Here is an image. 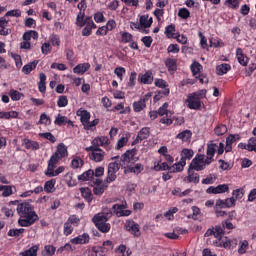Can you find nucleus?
I'll return each mask as SVG.
<instances>
[{"label": "nucleus", "mask_w": 256, "mask_h": 256, "mask_svg": "<svg viewBox=\"0 0 256 256\" xmlns=\"http://www.w3.org/2000/svg\"><path fill=\"white\" fill-rule=\"evenodd\" d=\"M9 205H16V211L19 215L18 225L20 227H31L36 221H39V215L35 212V209L29 202L11 201Z\"/></svg>", "instance_id": "f257e3e1"}, {"label": "nucleus", "mask_w": 256, "mask_h": 256, "mask_svg": "<svg viewBox=\"0 0 256 256\" xmlns=\"http://www.w3.org/2000/svg\"><path fill=\"white\" fill-rule=\"evenodd\" d=\"M223 235H225V231H223V227L216 226L212 229H208L204 234V237H215L214 245L216 247H231V241L223 240Z\"/></svg>", "instance_id": "f03ea898"}, {"label": "nucleus", "mask_w": 256, "mask_h": 256, "mask_svg": "<svg viewBox=\"0 0 256 256\" xmlns=\"http://www.w3.org/2000/svg\"><path fill=\"white\" fill-rule=\"evenodd\" d=\"M209 158L205 154H197L190 164V169L194 171H203L207 165H211Z\"/></svg>", "instance_id": "7ed1b4c3"}, {"label": "nucleus", "mask_w": 256, "mask_h": 256, "mask_svg": "<svg viewBox=\"0 0 256 256\" xmlns=\"http://www.w3.org/2000/svg\"><path fill=\"white\" fill-rule=\"evenodd\" d=\"M216 151H218V155H223L225 151V144L221 142L219 144L215 142H210L207 145L206 157L208 158V161H210L211 163L215 161V159L213 158L215 157Z\"/></svg>", "instance_id": "20e7f679"}, {"label": "nucleus", "mask_w": 256, "mask_h": 256, "mask_svg": "<svg viewBox=\"0 0 256 256\" xmlns=\"http://www.w3.org/2000/svg\"><path fill=\"white\" fill-rule=\"evenodd\" d=\"M121 161L126 168L131 167V165H135L137 161H139V157L137 156L136 150H128L121 156Z\"/></svg>", "instance_id": "39448f33"}, {"label": "nucleus", "mask_w": 256, "mask_h": 256, "mask_svg": "<svg viewBox=\"0 0 256 256\" xmlns=\"http://www.w3.org/2000/svg\"><path fill=\"white\" fill-rule=\"evenodd\" d=\"M113 217V211L109 208H103L102 212L96 214L92 221L95 223V225H98V223H107L108 219H111Z\"/></svg>", "instance_id": "423d86ee"}, {"label": "nucleus", "mask_w": 256, "mask_h": 256, "mask_svg": "<svg viewBox=\"0 0 256 256\" xmlns=\"http://www.w3.org/2000/svg\"><path fill=\"white\" fill-rule=\"evenodd\" d=\"M99 147H109V138L102 136L100 138H95L92 141V145L85 148V151H99Z\"/></svg>", "instance_id": "0eeeda50"}, {"label": "nucleus", "mask_w": 256, "mask_h": 256, "mask_svg": "<svg viewBox=\"0 0 256 256\" xmlns=\"http://www.w3.org/2000/svg\"><path fill=\"white\" fill-rule=\"evenodd\" d=\"M227 191H229V185L227 184H220L216 187L214 186H210L207 190H206V193H209V194H214V195H217V194H220V193H227Z\"/></svg>", "instance_id": "6e6552de"}, {"label": "nucleus", "mask_w": 256, "mask_h": 256, "mask_svg": "<svg viewBox=\"0 0 256 256\" xmlns=\"http://www.w3.org/2000/svg\"><path fill=\"white\" fill-rule=\"evenodd\" d=\"M125 227L126 230H128L129 233H132V235H135V237H139V235H141V231L139 230V224L135 223V221H127Z\"/></svg>", "instance_id": "1a4fd4ad"}, {"label": "nucleus", "mask_w": 256, "mask_h": 256, "mask_svg": "<svg viewBox=\"0 0 256 256\" xmlns=\"http://www.w3.org/2000/svg\"><path fill=\"white\" fill-rule=\"evenodd\" d=\"M188 102V108L198 110L201 109V100L199 98H196L193 94H190L186 100Z\"/></svg>", "instance_id": "9d476101"}, {"label": "nucleus", "mask_w": 256, "mask_h": 256, "mask_svg": "<svg viewBox=\"0 0 256 256\" xmlns=\"http://www.w3.org/2000/svg\"><path fill=\"white\" fill-rule=\"evenodd\" d=\"M138 81L143 85H151V83H153V72H151V70H148L144 74H139Z\"/></svg>", "instance_id": "9b49d317"}, {"label": "nucleus", "mask_w": 256, "mask_h": 256, "mask_svg": "<svg viewBox=\"0 0 256 256\" xmlns=\"http://www.w3.org/2000/svg\"><path fill=\"white\" fill-rule=\"evenodd\" d=\"M151 135V128L144 127L139 132L135 139V143H139V141H144V139H149V136Z\"/></svg>", "instance_id": "f8f14e48"}, {"label": "nucleus", "mask_w": 256, "mask_h": 256, "mask_svg": "<svg viewBox=\"0 0 256 256\" xmlns=\"http://www.w3.org/2000/svg\"><path fill=\"white\" fill-rule=\"evenodd\" d=\"M89 157L92 161H95V163H101V161H103V159H105V152L101 149L94 150L89 155Z\"/></svg>", "instance_id": "ddd939ff"}, {"label": "nucleus", "mask_w": 256, "mask_h": 256, "mask_svg": "<svg viewBox=\"0 0 256 256\" xmlns=\"http://www.w3.org/2000/svg\"><path fill=\"white\" fill-rule=\"evenodd\" d=\"M143 169H144V167L142 164L134 163V165H131L128 168H125L124 173H125V175H127L128 173H134L135 175H139V173H141L143 171Z\"/></svg>", "instance_id": "4468645a"}, {"label": "nucleus", "mask_w": 256, "mask_h": 256, "mask_svg": "<svg viewBox=\"0 0 256 256\" xmlns=\"http://www.w3.org/2000/svg\"><path fill=\"white\" fill-rule=\"evenodd\" d=\"M76 115L80 117V121L83 125H85L89 119H91V113H89L87 110L80 108L77 112Z\"/></svg>", "instance_id": "2eb2a0df"}, {"label": "nucleus", "mask_w": 256, "mask_h": 256, "mask_svg": "<svg viewBox=\"0 0 256 256\" xmlns=\"http://www.w3.org/2000/svg\"><path fill=\"white\" fill-rule=\"evenodd\" d=\"M184 183H199V174L191 171V169L188 170V176L184 177L183 179Z\"/></svg>", "instance_id": "dca6fc26"}, {"label": "nucleus", "mask_w": 256, "mask_h": 256, "mask_svg": "<svg viewBox=\"0 0 256 256\" xmlns=\"http://www.w3.org/2000/svg\"><path fill=\"white\" fill-rule=\"evenodd\" d=\"M90 67V63L78 64L76 67H74L73 72L76 73V75H83L84 73H87V71H89Z\"/></svg>", "instance_id": "f3484780"}, {"label": "nucleus", "mask_w": 256, "mask_h": 256, "mask_svg": "<svg viewBox=\"0 0 256 256\" xmlns=\"http://www.w3.org/2000/svg\"><path fill=\"white\" fill-rule=\"evenodd\" d=\"M61 159L62 158H60L57 154L54 153L48 161L47 171H51L52 169H55L59 161H61Z\"/></svg>", "instance_id": "a211bd4d"}, {"label": "nucleus", "mask_w": 256, "mask_h": 256, "mask_svg": "<svg viewBox=\"0 0 256 256\" xmlns=\"http://www.w3.org/2000/svg\"><path fill=\"white\" fill-rule=\"evenodd\" d=\"M74 245H85V243H89V236L87 234L80 235L76 238L70 240Z\"/></svg>", "instance_id": "6ab92c4d"}, {"label": "nucleus", "mask_w": 256, "mask_h": 256, "mask_svg": "<svg viewBox=\"0 0 256 256\" xmlns=\"http://www.w3.org/2000/svg\"><path fill=\"white\" fill-rule=\"evenodd\" d=\"M38 64H39V60H34L33 62L26 64L22 68V73H24L25 75H29L31 71L37 69Z\"/></svg>", "instance_id": "aec40b11"}, {"label": "nucleus", "mask_w": 256, "mask_h": 256, "mask_svg": "<svg viewBox=\"0 0 256 256\" xmlns=\"http://www.w3.org/2000/svg\"><path fill=\"white\" fill-rule=\"evenodd\" d=\"M193 155H195V153L193 152L192 149L185 148L181 152L180 161H184V163H187V159H188V161H191V159H193Z\"/></svg>", "instance_id": "412c9836"}, {"label": "nucleus", "mask_w": 256, "mask_h": 256, "mask_svg": "<svg viewBox=\"0 0 256 256\" xmlns=\"http://www.w3.org/2000/svg\"><path fill=\"white\" fill-rule=\"evenodd\" d=\"M185 165H187L186 162L180 160L179 162L173 164L172 167H170V173H180V171H183Z\"/></svg>", "instance_id": "4be33fe9"}, {"label": "nucleus", "mask_w": 256, "mask_h": 256, "mask_svg": "<svg viewBox=\"0 0 256 256\" xmlns=\"http://www.w3.org/2000/svg\"><path fill=\"white\" fill-rule=\"evenodd\" d=\"M93 177H95V171L90 169V170H87L86 172H84L82 175H79L78 181H89V180L93 179Z\"/></svg>", "instance_id": "5701e85b"}, {"label": "nucleus", "mask_w": 256, "mask_h": 256, "mask_svg": "<svg viewBox=\"0 0 256 256\" xmlns=\"http://www.w3.org/2000/svg\"><path fill=\"white\" fill-rule=\"evenodd\" d=\"M192 135L193 133H191V130H184L183 132L177 135V139H181V141L189 143L191 141Z\"/></svg>", "instance_id": "b1692460"}, {"label": "nucleus", "mask_w": 256, "mask_h": 256, "mask_svg": "<svg viewBox=\"0 0 256 256\" xmlns=\"http://www.w3.org/2000/svg\"><path fill=\"white\" fill-rule=\"evenodd\" d=\"M236 57L238 60V63H240V65H243V67H245L247 65V57L245 56V54H243V50L238 48L236 50Z\"/></svg>", "instance_id": "393cba45"}, {"label": "nucleus", "mask_w": 256, "mask_h": 256, "mask_svg": "<svg viewBox=\"0 0 256 256\" xmlns=\"http://www.w3.org/2000/svg\"><path fill=\"white\" fill-rule=\"evenodd\" d=\"M54 154L58 155L61 159H63V157H67V155H68L67 146H65V144H63V143H60Z\"/></svg>", "instance_id": "a878e982"}, {"label": "nucleus", "mask_w": 256, "mask_h": 256, "mask_svg": "<svg viewBox=\"0 0 256 256\" xmlns=\"http://www.w3.org/2000/svg\"><path fill=\"white\" fill-rule=\"evenodd\" d=\"M140 25L141 27H144V29H147L153 25V18H149V16H141L140 17Z\"/></svg>", "instance_id": "bb28decb"}, {"label": "nucleus", "mask_w": 256, "mask_h": 256, "mask_svg": "<svg viewBox=\"0 0 256 256\" xmlns=\"http://www.w3.org/2000/svg\"><path fill=\"white\" fill-rule=\"evenodd\" d=\"M63 171H65V168L63 166H59L56 170L55 169L46 170L45 175L47 177H57V175H61Z\"/></svg>", "instance_id": "cd10ccee"}, {"label": "nucleus", "mask_w": 256, "mask_h": 256, "mask_svg": "<svg viewBox=\"0 0 256 256\" xmlns=\"http://www.w3.org/2000/svg\"><path fill=\"white\" fill-rule=\"evenodd\" d=\"M40 82L38 84V89L40 93H45L47 91V86L45 85V82L47 81V76L44 73H41L39 75Z\"/></svg>", "instance_id": "c85d7f7f"}, {"label": "nucleus", "mask_w": 256, "mask_h": 256, "mask_svg": "<svg viewBox=\"0 0 256 256\" xmlns=\"http://www.w3.org/2000/svg\"><path fill=\"white\" fill-rule=\"evenodd\" d=\"M80 191L82 197L85 198L88 203H91V201H93V193L91 192V189L80 188Z\"/></svg>", "instance_id": "c756f323"}, {"label": "nucleus", "mask_w": 256, "mask_h": 256, "mask_svg": "<svg viewBox=\"0 0 256 256\" xmlns=\"http://www.w3.org/2000/svg\"><path fill=\"white\" fill-rule=\"evenodd\" d=\"M201 69H203V66H201V64H199L198 62H194V63L191 65L192 74H193L194 77H196V78L201 77Z\"/></svg>", "instance_id": "7c9ffc66"}, {"label": "nucleus", "mask_w": 256, "mask_h": 256, "mask_svg": "<svg viewBox=\"0 0 256 256\" xmlns=\"http://www.w3.org/2000/svg\"><path fill=\"white\" fill-rule=\"evenodd\" d=\"M23 145L26 149H32V151H37V149H39V143L29 139H24Z\"/></svg>", "instance_id": "2f4dec72"}, {"label": "nucleus", "mask_w": 256, "mask_h": 256, "mask_svg": "<svg viewBox=\"0 0 256 256\" xmlns=\"http://www.w3.org/2000/svg\"><path fill=\"white\" fill-rule=\"evenodd\" d=\"M228 71H231V65L229 64H220L216 67L217 75H225Z\"/></svg>", "instance_id": "473e14b6"}, {"label": "nucleus", "mask_w": 256, "mask_h": 256, "mask_svg": "<svg viewBox=\"0 0 256 256\" xmlns=\"http://www.w3.org/2000/svg\"><path fill=\"white\" fill-rule=\"evenodd\" d=\"M8 22L4 17L0 18V35H3L4 37L9 35V29L5 28L7 27Z\"/></svg>", "instance_id": "72a5a7b5"}, {"label": "nucleus", "mask_w": 256, "mask_h": 256, "mask_svg": "<svg viewBox=\"0 0 256 256\" xmlns=\"http://www.w3.org/2000/svg\"><path fill=\"white\" fill-rule=\"evenodd\" d=\"M95 226L101 233H109V231H111V224L107 222L98 223L95 224Z\"/></svg>", "instance_id": "f704fd0d"}, {"label": "nucleus", "mask_w": 256, "mask_h": 256, "mask_svg": "<svg viewBox=\"0 0 256 256\" xmlns=\"http://www.w3.org/2000/svg\"><path fill=\"white\" fill-rule=\"evenodd\" d=\"M165 35L168 37V39H174V37L177 35L175 33V25L171 24L165 28Z\"/></svg>", "instance_id": "c9c22d12"}, {"label": "nucleus", "mask_w": 256, "mask_h": 256, "mask_svg": "<svg viewBox=\"0 0 256 256\" xmlns=\"http://www.w3.org/2000/svg\"><path fill=\"white\" fill-rule=\"evenodd\" d=\"M133 107L136 113H139V111H143V109L147 107V105L145 104V98L141 99L140 101L134 102Z\"/></svg>", "instance_id": "e433bc0d"}, {"label": "nucleus", "mask_w": 256, "mask_h": 256, "mask_svg": "<svg viewBox=\"0 0 256 256\" xmlns=\"http://www.w3.org/2000/svg\"><path fill=\"white\" fill-rule=\"evenodd\" d=\"M165 65L168 68V71H176L177 62L171 58L166 59Z\"/></svg>", "instance_id": "4c0bfd02"}, {"label": "nucleus", "mask_w": 256, "mask_h": 256, "mask_svg": "<svg viewBox=\"0 0 256 256\" xmlns=\"http://www.w3.org/2000/svg\"><path fill=\"white\" fill-rule=\"evenodd\" d=\"M25 233V229H10L8 231V237H19L20 235H23Z\"/></svg>", "instance_id": "58836bf2"}, {"label": "nucleus", "mask_w": 256, "mask_h": 256, "mask_svg": "<svg viewBox=\"0 0 256 256\" xmlns=\"http://www.w3.org/2000/svg\"><path fill=\"white\" fill-rule=\"evenodd\" d=\"M39 250L38 246H32L30 249L26 250L24 253H21L22 256H37V251Z\"/></svg>", "instance_id": "ea45409f"}, {"label": "nucleus", "mask_w": 256, "mask_h": 256, "mask_svg": "<svg viewBox=\"0 0 256 256\" xmlns=\"http://www.w3.org/2000/svg\"><path fill=\"white\" fill-rule=\"evenodd\" d=\"M76 25L83 27L85 25V12H79L76 18Z\"/></svg>", "instance_id": "a19ab883"}, {"label": "nucleus", "mask_w": 256, "mask_h": 256, "mask_svg": "<svg viewBox=\"0 0 256 256\" xmlns=\"http://www.w3.org/2000/svg\"><path fill=\"white\" fill-rule=\"evenodd\" d=\"M82 165H83V159H81L80 157L74 158L71 162V167H73V169H81Z\"/></svg>", "instance_id": "79ce46f5"}, {"label": "nucleus", "mask_w": 256, "mask_h": 256, "mask_svg": "<svg viewBox=\"0 0 256 256\" xmlns=\"http://www.w3.org/2000/svg\"><path fill=\"white\" fill-rule=\"evenodd\" d=\"M215 134L218 135V137H221V135H225L227 133V126L225 125H218L215 129Z\"/></svg>", "instance_id": "37998d69"}, {"label": "nucleus", "mask_w": 256, "mask_h": 256, "mask_svg": "<svg viewBox=\"0 0 256 256\" xmlns=\"http://www.w3.org/2000/svg\"><path fill=\"white\" fill-rule=\"evenodd\" d=\"M54 188H55V180H49L44 185V191H46V193H52Z\"/></svg>", "instance_id": "c03bdc74"}, {"label": "nucleus", "mask_w": 256, "mask_h": 256, "mask_svg": "<svg viewBox=\"0 0 256 256\" xmlns=\"http://www.w3.org/2000/svg\"><path fill=\"white\" fill-rule=\"evenodd\" d=\"M40 125H50L51 124V118L47 116L45 113L40 115V120H39Z\"/></svg>", "instance_id": "a18cd8bd"}, {"label": "nucleus", "mask_w": 256, "mask_h": 256, "mask_svg": "<svg viewBox=\"0 0 256 256\" xmlns=\"http://www.w3.org/2000/svg\"><path fill=\"white\" fill-rule=\"evenodd\" d=\"M232 197H234L235 201L239 200V199H243V196L245 195V192L243 189H236L232 192Z\"/></svg>", "instance_id": "49530a36"}, {"label": "nucleus", "mask_w": 256, "mask_h": 256, "mask_svg": "<svg viewBox=\"0 0 256 256\" xmlns=\"http://www.w3.org/2000/svg\"><path fill=\"white\" fill-rule=\"evenodd\" d=\"M57 105L58 107H67V105H69V100L67 99V96H59Z\"/></svg>", "instance_id": "de8ad7c7"}, {"label": "nucleus", "mask_w": 256, "mask_h": 256, "mask_svg": "<svg viewBox=\"0 0 256 256\" xmlns=\"http://www.w3.org/2000/svg\"><path fill=\"white\" fill-rule=\"evenodd\" d=\"M119 169H121V164L120 163L111 162L108 165V171H111L112 173H117V171H119Z\"/></svg>", "instance_id": "09e8293b"}, {"label": "nucleus", "mask_w": 256, "mask_h": 256, "mask_svg": "<svg viewBox=\"0 0 256 256\" xmlns=\"http://www.w3.org/2000/svg\"><path fill=\"white\" fill-rule=\"evenodd\" d=\"M191 13L189 12V10L187 8H181L178 11V17H181V19H189Z\"/></svg>", "instance_id": "8fccbe9b"}, {"label": "nucleus", "mask_w": 256, "mask_h": 256, "mask_svg": "<svg viewBox=\"0 0 256 256\" xmlns=\"http://www.w3.org/2000/svg\"><path fill=\"white\" fill-rule=\"evenodd\" d=\"M225 5L230 9H239V0H226Z\"/></svg>", "instance_id": "3c124183"}, {"label": "nucleus", "mask_w": 256, "mask_h": 256, "mask_svg": "<svg viewBox=\"0 0 256 256\" xmlns=\"http://www.w3.org/2000/svg\"><path fill=\"white\" fill-rule=\"evenodd\" d=\"M112 209L115 213V215H117V211H123V209H127V202H123L122 204H114L112 206Z\"/></svg>", "instance_id": "603ef678"}, {"label": "nucleus", "mask_w": 256, "mask_h": 256, "mask_svg": "<svg viewBox=\"0 0 256 256\" xmlns=\"http://www.w3.org/2000/svg\"><path fill=\"white\" fill-rule=\"evenodd\" d=\"M54 123L55 125H59V127H61V125H65L67 123V117L61 116V114H58Z\"/></svg>", "instance_id": "864d4df0"}, {"label": "nucleus", "mask_w": 256, "mask_h": 256, "mask_svg": "<svg viewBox=\"0 0 256 256\" xmlns=\"http://www.w3.org/2000/svg\"><path fill=\"white\" fill-rule=\"evenodd\" d=\"M44 251H45V256H53L55 255L56 249H55V246L53 245H46L44 247Z\"/></svg>", "instance_id": "5fc2aeb1"}, {"label": "nucleus", "mask_w": 256, "mask_h": 256, "mask_svg": "<svg viewBox=\"0 0 256 256\" xmlns=\"http://www.w3.org/2000/svg\"><path fill=\"white\" fill-rule=\"evenodd\" d=\"M247 151H255L256 153V138L252 137L248 140Z\"/></svg>", "instance_id": "6e6d98bb"}, {"label": "nucleus", "mask_w": 256, "mask_h": 256, "mask_svg": "<svg viewBox=\"0 0 256 256\" xmlns=\"http://www.w3.org/2000/svg\"><path fill=\"white\" fill-rule=\"evenodd\" d=\"M23 96V94H21L19 91L17 90H10V97L12 99V101H19V99H21V97Z\"/></svg>", "instance_id": "4d7b16f0"}, {"label": "nucleus", "mask_w": 256, "mask_h": 256, "mask_svg": "<svg viewBox=\"0 0 256 256\" xmlns=\"http://www.w3.org/2000/svg\"><path fill=\"white\" fill-rule=\"evenodd\" d=\"M10 57H12V59H14L15 63H16V67L21 68L23 67V62L21 60V56L18 54H10Z\"/></svg>", "instance_id": "13d9d810"}, {"label": "nucleus", "mask_w": 256, "mask_h": 256, "mask_svg": "<svg viewBox=\"0 0 256 256\" xmlns=\"http://www.w3.org/2000/svg\"><path fill=\"white\" fill-rule=\"evenodd\" d=\"M131 41H133V35L131 33H122V43H131Z\"/></svg>", "instance_id": "bf43d9fd"}, {"label": "nucleus", "mask_w": 256, "mask_h": 256, "mask_svg": "<svg viewBox=\"0 0 256 256\" xmlns=\"http://www.w3.org/2000/svg\"><path fill=\"white\" fill-rule=\"evenodd\" d=\"M96 125H99V119H95L93 121H87L84 125V129H87L89 131L92 127H95Z\"/></svg>", "instance_id": "052dcab7"}, {"label": "nucleus", "mask_w": 256, "mask_h": 256, "mask_svg": "<svg viewBox=\"0 0 256 256\" xmlns=\"http://www.w3.org/2000/svg\"><path fill=\"white\" fill-rule=\"evenodd\" d=\"M141 41L145 45V47L149 48V47H151V45L153 43V38L151 36H144L141 39Z\"/></svg>", "instance_id": "680f3d73"}, {"label": "nucleus", "mask_w": 256, "mask_h": 256, "mask_svg": "<svg viewBox=\"0 0 256 256\" xmlns=\"http://www.w3.org/2000/svg\"><path fill=\"white\" fill-rule=\"evenodd\" d=\"M247 247H249V242H247V240H244V241L240 242L238 252L240 254L245 253V251H247Z\"/></svg>", "instance_id": "e2e57ef3"}, {"label": "nucleus", "mask_w": 256, "mask_h": 256, "mask_svg": "<svg viewBox=\"0 0 256 256\" xmlns=\"http://www.w3.org/2000/svg\"><path fill=\"white\" fill-rule=\"evenodd\" d=\"M117 179V173L116 172H111V170H108V176L106 178L107 183H113Z\"/></svg>", "instance_id": "0e129e2a"}, {"label": "nucleus", "mask_w": 256, "mask_h": 256, "mask_svg": "<svg viewBox=\"0 0 256 256\" xmlns=\"http://www.w3.org/2000/svg\"><path fill=\"white\" fill-rule=\"evenodd\" d=\"M154 84L156 87H160L161 89H165L168 86L167 81L163 79H156Z\"/></svg>", "instance_id": "69168bd1"}, {"label": "nucleus", "mask_w": 256, "mask_h": 256, "mask_svg": "<svg viewBox=\"0 0 256 256\" xmlns=\"http://www.w3.org/2000/svg\"><path fill=\"white\" fill-rule=\"evenodd\" d=\"M41 51L43 55H49V53H51V44L44 43L41 47Z\"/></svg>", "instance_id": "338daca9"}, {"label": "nucleus", "mask_w": 256, "mask_h": 256, "mask_svg": "<svg viewBox=\"0 0 256 256\" xmlns=\"http://www.w3.org/2000/svg\"><path fill=\"white\" fill-rule=\"evenodd\" d=\"M64 233L66 235H71L73 233V226L68 221L64 224Z\"/></svg>", "instance_id": "774afa93"}]
</instances>
